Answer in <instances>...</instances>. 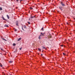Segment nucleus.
Here are the masks:
<instances>
[{"instance_id":"nucleus-33","label":"nucleus","mask_w":75,"mask_h":75,"mask_svg":"<svg viewBox=\"0 0 75 75\" xmlns=\"http://www.w3.org/2000/svg\"><path fill=\"white\" fill-rule=\"evenodd\" d=\"M29 21L30 20V18H29Z\"/></svg>"},{"instance_id":"nucleus-28","label":"nucleus","mask_w":75,"mask_h":75,"mask_svg":"<svg viewBox=\"0 0 75 75\" xmlns=\"http://www.w3.org/2000/svg\"><path fill=\"white\" fill-rule=\"evenodd\" d=\"M20 1V2H21V1H23V0H19Z\"/></svg>"},{"instance_id":"nucleus-22","label":"nucleus","mask_w":75,"mask_h":75,"mask_svg":"<svg viewBox=\"0 0 75 75\" xmlns=\"http://www.w3.org/2000/svg\"><path fill=\"white\" fill-rule=\"evenodd\" d=\"M43 29H44V28H42V31H43L44 30H43Z\"/></svg>"},{"instance_id":"nucleus-21","label":"nucleus","mask_w":75,"mask_h":75,"mask_svg":"<svg viewBox=\"0 0 75 75\" xmlns=\"http://www.w3.org/2000/svg\"><path fill=\"white\" fill-rule=\"evenodd\" d=\"M2 40H4V41H6V40L4 38H2Z\"/></svg>"},{"instance_id":"nucleus-32","label":"nucleus","mask_w":75,"mask_h":75,"mask_svg":"<svg viewBox=\"0 0 75 75\" xmlns=\"http://www.w3.org/2000/svg\"><path fill=\"white\" fill-rule=\"evenodd\" d=\"M41 56H42V55H43V54H41Z\"/></svg>"},{"instance_id":"nucleus-10","label":"nucleus","mask_w":75,"mask_h":75,"mask_svg":"<svg viewBox=\"0 0 75 75\" xmlns=\"http://www.w3.org/2000/svg\"><path fill=\"white\" fill-rule=\"evenodd\" d=\"M2 18H3V19L4 20H6V21H7V20L5 19V18H4V17H2Z\"/></svg>"},{"instance_id":"nucleus-3","label":"nucleus","mask_w":75,"mask_h":75,"mask_svg":"<svg viewBox=\"0 0 75 75\" xmlns=\"http://www.w3.org/2000/svg\"><path fill=\"white\" fill-rule=\"evenodd\" d=\"M45 33H41L40 35H41L42 37H43L44 36V34H45Z\"/></svg>"},{"instance_id":"nucleus-14","label":"nucleus","mask_w":75,"mask_h":75,"mask_svg":"<svg viewBox=\"0 0 75 75\" xmlns=\"http://www.w3.org/2000/svg\"><path fill=\"white\" fill-rule=\"evenodd\" d=\"M30 10H33V8H31V7H30Z\"/></svg>"},{"instance_id":"nucleus-17","label":"nucleus","mask_w":75,"mask_h":75,"mask_svg":"<svg viewBox=\"0 0 75 75\" xmlns=\"http://www.w3.org/2000/svg\"><path fill=\"white\" fill-rule=\"evenodd\" d=\"M0 49L1 51H4V50H3V49L2 48H0Z\"/></svg>"},{"instance_id":"nucleus-8","label":"nucleus","mask_w":75,"mask_h":75,"mask_svg":"<svg viewBox=\"0 0 75 75\" xmlns=\"http://www.w3.org/2000/svg\"><path fill=\"white\" fill-rule=\"evenodd\" d=\"M21 40V38H20L18 40V41H19Z\"/></svg>"},{"instance_id":"nucleus-11","label":"nucleus","mask_w":75,"mask_h":75,"mask_svg":"<svg viewBox=\"0 0 75 75\" xmlns=\"http://www.w3.org/2000/svg\"><path fill=\"white\" fill-rule=\"evenodd\" d=\"M23 28H25V29H26V28H27V27H26V26H25V25H24L23 26Z\"/></svg>"},{"instance_id":"nucleus-7","label":"nucleus","mask_w":75,"mask_h":75,"mask_svg":"<svg viewBox=\"0 0 75 75\" xmlns=\"http://www.w3.org/2000/svg\"><path fill=\"white\" fill-rule=\"evenodd\" d=\"M4 27H8V25L7 24H5L4 25Z\"/></svg>"},{"instance_id":"nucleus-36","label":"nucleus","mask_w":75,"mask_h":75,"mask_svg":"<svg viewBox=\"0 0 75 75\" xmlns=\"http://www.w3.org/2000/svg\"><path fill=\"white\" fill-rule=\"evenodd\" d=\"M31 16H32V15H31Z\"/></svg>"},{"instance_id":"nucleus-30","label":"nucleus","mask_w":75,"mask_h":75,"mask_svg":"<svg viewBox=\"0 0 75 75\" xmlns=\"http://www.w3.org/2000/svg\"><path fill=\"white\" fill-rule=\"evenodd\" d=\"M61 47H63V45H61Z\"/></svg>"},{"instance_id":"nucleus-27","label":"nucleus","mask_w":75,"mask_h":75,"mask_svg":"<svg viewBox=\"0 0 75 75\" xmlns=\"http://www.w3.org/2000/svg\"><path fill=\"white\" fill-rule=\"evenodd\" d=\"M63 54L64 55H65V53H63Z\"/></svg>"},{"instance_id":"nucleus-31","label":"nucleus","mask_w":75,"mask_h":75,"mask_svg":"<svg viewBox=\"0 0 75 75\" xmlns=\"http://www.w3.org/2000/svg\"><path fill=\"white\" fill-rule=\"evenodd\" d=\"M17 1V2H18V0H16Z\"/></svg>"},{"instance_id":"nucleus-24","label":"nucleus","mask_w":75,"mask_h":75,"mask_svg":"<svg viewBox=\"0 0 75 75\" xmlns=\"http://www.w3.org/2000/svg\"><path fill=\"white\" fill-rule=\"evenodd\" d=\"M0 66L1 67H3V65L1 64L0 65Z\"/></svg>"},{"instance_id":"nucleus-9","label":"nucleus","mask_w":75,"mask_h":75,"mask_svg":"<svg viewBox=\"0 0 75 75\" xmlns=\"http://www.w3.org/2000/svg\"><path fill=\"white\" fill-rule=\"evenodd\" d=\"M6 16H7L8 19H9V18H10V16H9L7 15Z\"/></svg>"},{"instance_id":"nucleus-20","label":"nucleus","mask_w":75,"mask_h":75,"mask_svg":"<svg viewBox=\"0 0 75 75\" xmlns=\"http://www.w3.org/2000/svg\"><path fill=\"white\" fill-rule=\"evenodd\" d=\"M30 18H34V16H31V17H30Z\"/></svg>"},{"instance_id":"nucleus-5","label":"nucleus","mask_w":75,"mask_h":75,"mask_svg":"<svg viewBox=\"0 0 75 75\" xmlns=\"http://www.w3.org/2000/svg\"><path fill=\"white\" fill-rule=\"evenodd\" d=\"M61 4L62 6H65V4L64 3H63L62 2H61Z\"/></svg>"},{"instance_id":"nucleus-34","label":"nucleus","mask_w":75,"mask_h":75,"mask_svg":"<svg viewBox=\"0 0 75 75\" xmlns=\"http://www.w3.org/2000/svg\"><path fill=\"white\" fill-rule=\"evenodd\" d=\"M45 38H47V37H46Z\"/></svg>"},{"instance_id":"nucleus-16","label":"nucleus","mask_w":75,"mask_h":75,"mask_svg":"<svg viewBox=\"0 0 75 75\" xmlns=\"http://www.w3.org/2000/svg\"><path fill=\"white\" fill-rule=\"evenodd\" d=\"M16 45V44H15V43H13V46H15V45Z\"/></svg>"},{"instance_id":"nucleus-37","label":"nucleus","mask_w":75,"mask_h":75,"mask_svg":"<svg viewBox=\"0 0 75 75\" xmlns=\"http://www.w3.org/2000/svg\"><path fill=\"white\" fill-rule=\"evenodd\" d=\"M4 75H5V74H4Z\"/></svg>"},{"instance_id":"nucleus-4","label":"nucleus","mask_w":75,"mask_h":75,"mask_svg":"<svg viewBox=\"0 0 75 75\" xmlns=\"http://www.w3.org/2000/svg\"><path fill=\"white\" fill-rule=\"evenodd\" d=\"M16 24L17 26H18V21H17L16 22Z\"/></svg>"},{"instance_id":"nucleus-26","label":"nucleus","mask_w":75,"mask_h":75,"mask_svg":"<svg viewBox=\"0 0 75 75\" xmlns=\"http://www.w3.org/2000/svg\"><path fill=\"white\" fill-rule=\"evenodd\" d=\"M21 49H22V47L20 48L19 50H21Z\"/></svg>"},{"instance_id":"nucleus-12","label":"nucleus","mask_w":75,"mask_h":75,"mask_svg":"<svg viewBox=\"0 0 75 75\" xmlns=\"http://www.w3.org/2000/svg\"><path fill=\"white\" fill-rule=\"evenodd\" d=\"M9 63H12L13 62V61H9Z\"/></svg>"},{"instance_id":"nucleus-15","label":"nucleus","mask_w":75,"mask_h":75,"mask_svg":"<svg viewBox=\"0 0 75 75\" xmlns=\"http://www.w3.org/2000/svg\"><path fill=\"white\" fill-rule=\"evenodd\" d=\"M3 9H2V8L1 7H0V10L1 11V10H2Z\"/></svg>"},{"instance_id":"nucleus-29","label":"nucleus","mask_w":75,"mask_h":75,"mask_svg":"<svg viewBox=\"0 0 75 75\" xmlns=\"http://www.w3.org/2000/svg\"><path fill=\"white\" fill-rule=\"evenodd\" d=\"M17 31V29H15V31Z\"/></svg>"},{"instance_id":"nucleus-35","label":"nucleus","mask_w":75,"mask_h":75,"mask_svg":"<svg viewBox=\"0 0 75 75\" xmlns=\"http://www.w3.org/2000/svg\"><path fill=\"white\" fill-rule=\"evenodd\" d=\"M67 23V24H68V23Z\"/></svg>"},{"instance_id":"nucleus-25","label":"nucleus","mask_w":75,"mask_h":75,"mask_svg":"<svg viewBox=\"0 0 75 75\" xmlns=\"http://www.w3.org/2000/svg\"><path fill=\"white\" fill-rule=\"evenodd\" d=\"M36 16V15H35L34 16H33V17L34 18V17L35 18Z\"/></svg>"},{"instance_id":"nucleus-19","label":"nucleus","mask_w":75,"mask_h":75,"mask_svg":"<svg viewBox=\"0 0 75 75\" xmlns=\"http://www.w3.org/2000/svg\"><path fill=\"white\" fill-rule=\"evenodd\" d=\"M38 51H41V49H40V48H38Z\"/></svg>"},{"instance_id":"nucleus-18","label":"nucleus","mask_w":75,"mask_h":75,"mask_svg":"<svg viewBox=\"0 0 75 75\" xmlns=\"http://www.w3.org/2000/svg\"><path fill=\"white\" fill-rule=\"evenodd\" d=\"M42 48H43V49H45V47L43 46Z\"/></svg>"},{"instance_id":"nucleus-1","label":"nucleus","mask_w":75,"mask_h":75,"mask_svg":"<svg viewBox=\"0 0 75 75\" xmlns=\"http://www.w3.org/2000/svg\"><path fill=\"white\" fill-rule=\"evenodd\" d=\"M38 39H39V40H41V38H42V35H40L38 37Z\"/></svg>"},{"instance_id":"nucleus-2","label":"nucleus","mask_w":75,"mask_h":75,"mask_svg":"<svg viewBox=\"0 0 75 75\" xmlns=\"http://www.w3.org/2000/svg\"><path fill=\"white\" fill-rule=\"evenodd\" d=\"M48 38H52V36L51 35L49 34V35L48 36Z\"/></svg>"},{"instance_id":"nucleus-13","label":"nucleus","mask_w":75,"mask_h":75,"mask_svg":"<svg viewBox=\"0 0 75 75\" xmlns=\"http://www.w3.org/2000/svg\"><path fill=\"white\" fill-rule=\"evenodd\" d=\"M22 28L23 31H24V29H23V26H22Z\"/></svg>"},{"instance_id":"nucleus-23","label":"nucleus","mask_w":75,"mask_h":75,"mask_svg":"<svg viewBox=\"0 0 75 75\" xmlns=\"http://www.w3.org/2000/svg\"><path fill=\"white\" fill-rule=\"evenodd\" d=\"M28 24H31V23H30V22H28Z\"/></svg>"},{"instance_id":"nucleus-6","label":"nucleus","mask_w":75,"mask_h":75,"mask_svg":"<svg viewBox=\"0 0 75 75\" xmlns=\"http://www.w3.org/2000/svg\"><path fill=\"white\" fill-rule=\"evenodd\" d=\"M59 9H60L61 11H62V10H63L62 7V6L59 7Z\"/></svg>"}]
</instances>
